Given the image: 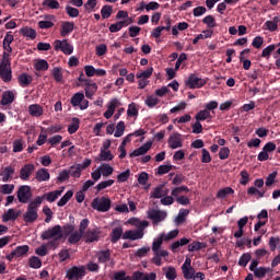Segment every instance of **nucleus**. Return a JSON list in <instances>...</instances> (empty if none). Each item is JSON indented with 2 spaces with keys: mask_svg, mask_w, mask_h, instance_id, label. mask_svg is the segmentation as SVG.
<instances>
[{
  "mask_svg": "<svg viewBox=\"0 0 280 280\" xmlns=\"http://www.w3.org/2000/svg\"><path fill=\"white\" fill-rule=\"evenodd\" d=\"M43 205V197L37 196L32 200L26 211L23 213V220L26 224H34L38 220V208Z\"/></svg>",
  "mask_w": 280,
  "mask_h": 280,
  "instance_id": "f257e3e1",
  "label": "nucleus"
},
{
  "mask_svg": "<svg viewBox=\"0 0 280 280\" xmlns=\"http://www.w3.org/2000/svg\"><path fill=\"white\" fill-rule=\"evenodd\" d=\"M62 231H63V235L68 237L69 244H78V242H80L82 237H84V234L75 230V225H72V224L65 225Z\"/></svg>",
  "mask_w": 280,
  "mask_h": 280,
  "instance_id": "f03ea898",
  "label": "nucleus"
},
{
  "mask_svg": "<svg viewBox=\"0 0 280 280\" xmlns=\"http://www.w3.org/2000/svg\"><path fill=\"white\" fill-rule=\"evenodd\" d=\"M110 198L108 197H96L92 200L91 207L95 211H100L101 213H106L110 211Z\"/></svg>",
  "mask_w": 280,
  "mask_h": 280,
  "instance_id": "7ed1b4c3",
  "label": "nucleus"
},
{
  "mask_svg": "<svg viewBox=\"0 0 280 280\" xmlns=\"http://www.w3.org/2000/svg\"><path fill=\"white\" fill-rule=\"evenodd\" d=\"M86 275V267L84 266H73L72 268L68 269L66 272V279L69 280H79L82 279Z\"/></svg>",
  "mask_w": 280,
  "mask_h": 280,
  "instance_id": "20e7f679",
  "label": "nucleus"
},
{
  "mask_svg": "<svg viewBox=\"0 0 280 280\" xmlns=\"http://www.w3.org/2000/svg\"><path fill=\"white\" fill-rule=\"evenodd\" d=\"M62 238V226L55 225L42 233V240H61Z\"/></svg>",
  "mask_w": 280,
  "mask_h": 280,
  "instance_id": "39448f33",
  "label": "nucleus"
},
{
  "mask_svg": "<svg viewBox=\"0 0 280 280\" xmlns=\"http://www.w3.org/2000/svg\"><path fill=\"white\" fill-rule=\"evenodd\" d=\"M55 51H62L66 56H71L73 54V45H71L67 39H57L54 43Z\"/></svg>",
  "mask_w": 280,
  "mask_h": 280,
  "instance_id": "423d86ee",
  "label": "nucleus"
},
{
  "mask_svg": "<svg viewBox=\"0 0 280 280\" xmlns=\"http://www.w3.org/2000/svg\"><path fill=\"white\" fill-rule=\"evenodd\" d=\"M147 215L149 220H152L153 224H159L167 218V212L165 210L151 209L147 212Z\"/></svg>",
  "mask_w": 280,
  "mask_h": 280,
  "instance_id": "0eeeda50",
  "label": "nucleus"
},
{
  "mask_svg": "<svg viewBox=\"0 0 280 280\" xmlns=\"http://www.w3.org/2000/svg\"><path fill=\"white\" fill-rule=\"evenodd\" d=\"M30 198H32V188H30V186H21L18 190L19 202L27 205V202H30Z\"/></svg>",
  "mask_w": 280,
  "mask_h": 280,
  "instance_id": "6e6552de",
  "label": "nucleus"
},
{
  "mask_svg": "<svg viewBox=\"0 0 280 280\" xmlns=\"http://www.w3.org/2000/svg\"><path fill=\"white\" fill-rule=\"evenodd\" d=\"M182 272L184 275V279H194V275H196V269L191 267V258L185 259L184 264L182 265Z\"/></svg>",
  "mask_w": 280,
  "mask_h": 280,
  "instance_id": "1a4fd4ad",
  "label": "nucleus"
},
{
  "mask_svg": "<svg viewBox=\"0 0 280 280\" xmlns=\"http://www.w3.org/2000/svg\"><path fill=\"white\" fill-rule=\"evenodd\" d=\"M186 84L189 86V89H202V86L207 84V80L198 78L196 74H190L186 81Z\"/></svg>",
  "mask_w": 280,
  "mask_h": 280,
  "instance_id": "9d476101",
  "label": "nucleus"
},
{
  "mask_svg": "<svg viewBox=\"0 0 280 280\" xmlns=\"http://www.w3.org/2000/svg\"><path fill=\"white\" fill-rule=\"evenodd\" d=\"M183 147V136L178 132H174L168 138V148L171 150H178V148Z\"/></svg>",
  "mask_w": 280,
  "mask_h": 280,
  "instance_id": "9b49d317",
  "label": "nucleus"
},
{
  "mask_svg": "<svg viewBox=\"0 0 280 280\" xmlns=\"http://www.w3.org/2000/svg\"><path fill=\"white\" fill-rule=\"evenodd\" d=\"M143 235H145V232H142L141 230H129L124 232L122 240H130L131 242H135L137 240H143Z\"/></svg>",
  "mask_w": 280,
  "mask_h": 280,
  "instance_id": "f8f14e48",
  "label": "nucleus"
},
{
  "mask_svg": "<svg viewBox=\"0 0 280 280\" xmlns=\"http://www.w3.org/2000/svg\"><path fill=\"white\" fill-rule=\"evenodd\" d=\"M0 78L3 82H12V69L8 63L0 65Z\"/></svg>",
  "mask_w": 280,
  "mask_h": 280,
  "instance_id": "ddd939ff",
  "label": "nucleus"
},
{
  "mask_svg": "<svg viewBox=\"0 0 280 280\" xmlns=\"http://www.w3.org/2000/svg\"><path fill=\"white\" fill-rule=\"evenodd\" d=\"M128 224H131V226H135L137 229L136 231H142V233H144L145 229L150 226V222L145 220L141 221L140 219H137V218L129 219Z\"/></svg>",
  "mask_w": 280,
  "mask_h": 280,
  "instance_id": "4468645a",
  "label": "nucleus"
},
{
  "mask_svg": "<svg viewBox=\"0 0 280 280\" xmlns=\"http://www.w3.org/2000/svg\"><path fill=\"white\" fill-rule=\"evenodd\" d=\"M128 224H131V226H135L137 229L136 231H142V233H144L145 229L150 226V222L145 220L141 221L140 219H137V218L129 219Z\"/></svg>",
  "mask_w": 280,
  "mask_h": 280,
  "instance_id": "2eb2a0df",
  "label": "nucleus"
},
{
  "mask_svg": "<svg viewBox=\"0 0 280 280\" xmlns=\"http://www.w3.org/2000/svg\"><path fill=\"white\" fill-rule=\"evenodd\" d=\"M63 191H65V187H61L58 190L44 194L42 198L43 200H47V202H56V200H58V198L62 196Z\"/></svg>",
  "mask_w": 280,
  "mask_h": 280,
  "instance_id": "dca6fc26",
  "label": "nucleus"
},
{
  "mask_svg": "<svg viewBox=\"0 0 280 280\" xmlns=\"http://www.w3.org/2000/svg\"><path fill=\"white\" fill-rule=\"evenodd\" d=\"M35 170H36V167L34 166V164L24 165L20 171V178L22 180H30V176H32V174H34Z\"/></svg>",
  "mask_w": 280,
  "mask_h": 280,
  "instance_id": "f3484780",
  "label": "nucleus"
},
{
  "mask_svg": "<svg viewBox=\"0 0 280 280\" xmlns=\"http://www.w3.org/2000/svg\"><path fill=\"white\" fill-rule=\"evenodd\" d=\"M151 148H152V142H147L143 145H141L140 148L133 150L130 153V158L135 159L137 156H143V154H148V152H150Z\"/></svg>",
  "mask_w": 280,
  "mask_h": 280,
  "instance_id": "a211bd4d",
  "label": "nucleus"
},
{
  "mask_svg": "<svg viewBox=\"0 0 280 280\" xmlns=\"http://www.w3.org/2000/svg\"><path fill=\"white\" fill-rule=\"evenodd\" d=\"M163 257H170V252H153V258L151 259V261L152 264H154V266H163Z\"/></svg>",
  "mask_w": 280,
  "mask_h": 280,
  "instance_id": "6ab92c4d",
  "label": "nucleus"
},
{
  "mask_svg": "<svg viewBox=\"0 0 280 280\" xmlns=\"http://www.w3.org/2000/svg\"><path fill=\"white\" fill-rule=\"evenodd\" d=\"M167 194H170V189L165 188V185H159L151 191V198L162 199Z\"/></svg>",
  "mask_w": 280,
  "mask_h": 280,
  "instance_id": "aec40b11",
  "label": "nucleus"
},
{
  "mask_svg": "<svg viewBox=\"0 0 280 280\" xmlns=\"http://www.w3.org/2000/svg\"><path fill=\"white\" fill-rule=\"evenodd\" d=\"M49 178H51V175L47 168H39L36 171L35 179L37 183H47Z\"/></svg>",
  "mask_w": 280,
  "mask_h": 280,
  "instance_id": "412c9836",
  "label": "nucleus"
},
{
  "mask_svg": "<svg viewBox=\"0 0 280 280\" xmlns=\"http://www.w3.org/2000/svg\"><path fill=\"white\" fill-rule=\"evenodd\" d=\"M45 109L40 104H32L28 106V115H31V117H43Z\"/></svg>",
  "mask_w": 280,
  "mask_h": 280,
  "instance_id": "4be33fe9",
  "label": "nucleus"
},
{
  "mask_svg": "<svg viewBox=\"0 0 280 280\" xmlns=\"http://www.w3.org/2000/svg\"><path fill=\"white\" fill-rule=\"evenodd\" d=\"M83 237H84L86 244L97 242V240H100V231L98 230H89L86 233L83 234Z\"/></svg>",
  "mask_w": 280,
  "mask_h": 280,
  "instance_id": "5701e85b",
  "label": "nucleus"
},
{
  "mask_svg": "<svg viewBox=\"0 0 280 280\" xmlns=\"http://www.w3.org/2000/svg\"><path fill=\"white\" fill-rule=\"evenodd\" d=\"M119 106V101L114 98L109 102L106 112L104 113L105 119H110L115 115V108Z\"/></svg>",
  "mask_w": 280,
  "mask_h": 280,
  "instance_id": "b1692460",
  "label": "nucleus"
},
{
  "mask_svg": "<svg viewBox=\"0 0 280 280\" xmlns=\"http://www.w3.org/2000/svg\"><path fill=\"white\" fill-rule=\"evenodd\" d=\"M98 171L104 178H108V176H113V172H115V168L108 163H103L98 166Z\"/></svg>",
  "mask_w": 280,
  "mask_h": 280,
  "instance_id": "393cba45",
  "label": "nucleus"
},
{
  "mask_svg": "<svg viewBox=\"0 0 280 280\" xmlns=\"http://www.w3.org/2000/svg\"><path fill=\"white\" fill-rule=\"evenodd\" d=\"M162 270L167 280H176L178 277V272L176 271V267L174 266L164 267L162 268Z\"/></svg>",
  "mask_w": 280,
  "mask_h": 280,
  "instance_id": "a878e982",
  "label": "nucleus"
},
{
  "mask_svg": "<svg viewBox=\"0 0 280 280\" xmlns=\"http://www.w3.org/2000/svg\"><path fill=\"white\" fill-rule=\"evenodd\" d=\"M279 23H280V15L275 16L272 20L267 21L265 23V27L269 31V32H277V30L279 28Z\"/></svg>",
  "mask_w": 280,
  "mask_h": 280,
  "instance_id": "bb28decb",
  "label": "nucleus"
},
{
  "mask_svg": "<svg viewBox=\"0 0 280 280\" xmlns=\"http://www.w3.org/2000/svg\"><path fill=\"white\" fill-rule=\"evenodd\" d=\"M73 27H75V24L73 22L65 21L61 23V36H69L71 32H73Z\"/></svg>",
  "mask_w": 280,
  "mask_h": 280,
  "instance_id": "cd10ccee",
  "label": "nucleus"
},
{
  "mask_svg": "<svg viewBox=\"0 0 280 280\" xmlns=\"http://www.w3.org/2000/svg\"><path fill=\"white\" fill-rule=\"evenodd\" d=\"M13 175H14V170L12 166L4 167L3 171L0 173V176L2 177L3 183H8L12 180Z\"/></svg>",
  "mask_w": 280,
  "mask_h": 280,
  "instance_id": "c85d7f7f",
  "label": "nucleus"
},
{
  "mask_svg": "<svg viewBox=\"0 0 280 280\" xmlns=\"http://www.w3.org/2000/svg\"><path fill=\"white\" fill-rule=\"evenodd\" d=\"M21 215V212H18L14 209H9L3 215H2V222H10V220H16Z\"/></svg>",
  "mask_w": 280,
  "mask_h": 280,
  "instance_id": "c756f323",
  "label": "nucleus"
},
{
  "mask_svg": "<svg viewBox=\"0 0 280 280\" xmlns=\"http://www.w3.org/2000/svg\"><path fill=\"white\" fill-rule=\"evenodd\" d=\"M113 159H115V155L112 154L110 150H101L96 161L109 162V161H113Z\"/></svg>",
  "mask_w": 280,
  "mask_h": 280,
  "instance_id": "7c9ffc66",
  "label": "nucleus"
},
{
  "mask_svg": "<svg viewBox=\"0 0 280 280\" xmlns=\"http://www.w3.org/2000/svg\"><path fill=\"white\" fill-rule=\"evenodd\" d=\"M18 80H19L20 86L25 88V86H30V84H32L34 79L32 78V75L27 73H22L19 75Z\"/></svg>",
  "mask_w": 280,
  "mask_h": 280,
  "instance_id": "2f4dec72",
  "label": "nucleus"
},
{
  "mask_svg": "<svg viewBox=\"0 0 280 280\" xmlns=\"http://www.w3.org/2000/svg\"><path fill=\"white\" fill-rule=\"evenodd\" d=\"M124 235V228L118 226L113 229L112 235H110V241L113 244H116V242H119L121 240V236Z\"/></svg>",
  "mask_w": 280,
  "mask_h": 280,
  "instance_id": "473e14b6",
  "label": "nucleus"
},
{
  "mask_svg": "<svg viewBox=\"0 0 280 280\" xmlns=\"http://www.w3.org/2000/svg\"><path fill=\"white\" fill-rule=\"evenodd\" d=\"M84 102V93L78 92L74 93L70 100V104L74 107H78Z\"/></svg>",
  "mask_w": 280,
  "mask_h": 280,
  "instance_id": "72a5a7b5",
  "label": "nucleus"
},
{
  "mask_svg": "<svg viewBox=\"0 0 280 280\" xmlns=\"http://www.w3.org/2000/svg\"><path fill=\"white\" fill-rule=\"evenodd\" d=\"M77 130H80V118L73 117L68 126L69 135H75Z\"/></svg>",
  "mask_w": 280,
  "mask_h": 280,
  "instance_id": "f704fd0d",
  "label": "nucleus"
},
{
  "mask_svg": "<svg viewBox=\"0 0 280 280\" xmlns=\"http://www.w3.org/2000/svg\"><path fill=\"white\" fill-rule=\"evenodd\" d=\"M51 75H52L55 82H59L60 84H62L65 82L63 74H62V68L55 67L51 70Z\"/></svg>",
  "mask_w": 280,
  "mask_h": 280,
  "instance_id": "c9c22d12",
  "label": "nucleus"
},
{
  "mask_svg": "<svg viewBox=\"0 0 280 280\" xmlns=\"http://www.w3.org/2000/svg\"><path fill=\"white\" fill-rule=\"evenodd\" d=\"M14 102V93L7 91L2 94L1 106H8Z\"/></svg>",
  "mask_w": 280,
  "mask_h": 280,
  "instance_id": "e433bc0d",
  "label": "nucleus"
},
{
  "mask_svg": "<svg viewBox=\"0 0 280 280\" xmlns=\"http://www.w3.org/2000/svg\"><path fill=\"white\" fill-rule=\"evenodd\" d=\"M202 248H207V243L195 241L188 245L189 253H196V250H202Z\"/></svg>",
  "mask_w": 280,
  "mask_h": 280,
  "instance_id": "4c0bfd02",
  "label": "nucleus"
},
{
  "mask_svg": "<svg viewBox=\"0 0 280 280\" xmlns=\"http://www.w3.org/2000/svg\"><path fill=\"white\" fill-rule=\"evenodd\" d=\"M13 252H14L15 258L25 257V255L30 253V246L21 245V246H18Z\"/></svg>",
  "mask_w": 280,
  "mask_h": 280,
  "instance_id": "58836bf2",
  "label": "nucleus"
},
{
  "mask_svg": "<svg viewBox=\"0 0 280 280\" xmlns=\"http://www.w3.org/2000/svg\"><path fill=\"white\" fill-rule=\"evenodd\" d=\"M21 34L26 38H31V40H34V38H36V31L30 26L23 27L21 30Z\"/></svg>",
  "mask_w": 280,
  "mask_h": 280,
  "instance_id": "ea45409f",
  "label": "nucleus"
},
{
  "mask_svg": "<svg viewBox=\"0 0 280 280\" xmlns=\"http://www.w3.org/2000/svg\"><path fill=\"white\" fill-rule=\"evenodd\" d=\"M95 93H97L96 83H92L89 86H85V97H88V100H93V95H95Z\"/></svg>",
  "mask_w": 280,
  "mask_h": 280,
  "instance_id": "a19ab883",
  "label": "nucleus"
},
{
  "mask_svg": "<svg viewBox=\"0 0 280 280\" xmlns=\"http://www.w3.org/2000/svg\"><path fill=\"white\" fill-rule=\"evenodd\" d=\"M97 259L100 264H106V261H110V250H102L97 253Z\"/></svg>",
  "mask_w": 280,
  "mask_h": 280,
  "instance_id": "79ce46f5",
  "label": "nucleus"
},
{
  "mask_svg": "<svg viewBox=\"0 0 280 280\" xmlns=\"http://www.w3.org/2000/svg\"><path fill=\"white\" fill-rule=\"evenodd\" d=\"M36 71H47L49 69V63L45 59L36 60L34 63Z\"/></svg>",
  "mask_w": 280,
  "mask_h": 280,
  "instance_id": "37998d69",
  "label": "nucleus"
},
{
  "mask_svg": "<svg viewBox=\"0 0 280 280\" xmlns=\"http://www.w3.org/2000/svg\"><path fill=\"white\" fill-rule=\"evenodd\" d=\"M71 198H73V191L72 190H68L61 198L60 200L57 202L58 207H65V205H67V202H69L71 200Z\"/></svg>",
  "mask_w": 280,
  "mask_h": 280,
  "instance_id": "c03bdc74",
  "label": "nucleus"
},
{
  "mask_svg": "<svg viewBox=\"0 0 280 280\" xmlns=\"http://www.w3.org/2000/svg\"><path fill=\"white\" fill-rule=\"evenodd\" d=\"M43 7L49 10H60V2L58 0H45Z\"/></svg>",
  "mask_w": 280,
  "mask_h": 280,
  "instance_id": "a18cd8bd",
  "label": "nucleus"
},
{
  "mask_svg": "<svg viewBox=\"0 0 280 280\" xmlns=\"http://www.w3.org/2000/svg\"><path fill=\"white\" fill-rule=\"evenodd\" d=\"M163 237L161 235H159L158 238H154L153 243H152V252L153 253H159L161 250H165V249H161V246H163Z\"/></svg>",
  "mask_w": 280,
  "mask_h": 280,
  "instance_id": "49530a36",
  "label": "nucleus"
},
{
  "mask_svg": "<svg viewBox=\"0 0 280 280\" xmlns=\"http://www.w3.org/2000/svg\"><path fill=\"white\" fill-rule=\"evenodd\" d=\"M196 121H205L207 119H211V113L207 109L200 110L195 116Z\"/></svg>",
  "mask_w": 280,
  "mask_h": 280,
  "instance_id": "de8ad7c7",
  "label": "nucleus"
},
{
  "mask_svg": "<svg viewBox=\"0 0 280 280\" xmlns=\"http://www.w3.org/2000/svg\"><path fill=\"white\" fill-rule=\"evenodd\" d=\"M68 172L73 178H80V176H82V168L79 164L72 165Z\"/></svg>",
  "mask_w": 280,
  "mask_h": 280,
  "instance_id": "09e8293b",
  "label": "nucleus"
},
{
  "mask_svg": "<svg viewBox=\"0 0 280 280\" xmlns=\"http://www.w3.org/2000/svg\"><path fill=\"white\" fill-rule=\"evenodd\" d=\"M28 266L30 268H34L36 270L43 266V261L40 258L33 256L28 259Z\"/></svg>",
  "mask_w": 280,
  "mask_h": 280,
  "instance_id": "8fccbe9b",
  "label": "nucleus"
},
{
  "mask_svg": "<svg viewBox=\"0 0 280 280\" xmlns=\"http://www.w3.org/2000/svg\"><path fill=\"white\" fill-rule=\"evenodd\" d=\"M183 191H185L186 194L187 192H189V188L187 187V186H179V187H176V188H174L173 190H172V192H171V196L173 197V198H180L179 196H180V194L183 192Z\"/></svg>",
  "mask_w": 280,
  "mask_h": 280,
  "instance_id": "3c124183",
  "label": "nucleus"
},
{
  "mask_svg": "<svg viewBox=\"0 0 280 280\" xmlns=\"http://www.w3.org/2000/svg\"><path fill=\"white\" fill-rule=\"evenodd\" d=\"M160 237H162V240L164 242H170V240H174V238L178 237V230H173V231L168 232L167 234L162 233V234H160Z\"/></svg>",
  "mask_w": 280,
  "mask_h": 280,
  "instance_id": "603ef678",
  "label": "nucleus"
},
{
  "mask_svg": "<svg viewBox=\"0 0 280 280\" xmlns=\"http://www.w3.org/2000/svg\"><path fill=\"white\" fill-rule=\"evenodd\" d=\"M124 132H126V124L124 121H119L116 126L114 137H124Z\"/></svg>",
  "mask_w": 280,
  "mask_h": 280,
  "instance_id": "864d4df0",
  "label": "nucleus"
},
{
  "mask_svg": "<svg viewBox=\"0 0 280 280\" xmlns=\"http://www.w3.org/2000/svg\"><path fill=\"white\" fill-rule=\"evenodd\" d=\"M66 14H68L70 19H78V16H80V10L71 5H66Z\"/></svg>",
  "mask_w": 280,
  "mask_h": 280,
  "instance_id": "5fc2aeb1",
  "label": "nucleus"
},
{
  "mask_svg": "<svg viewBox=\"0 0 280 280\" xmlns=\"http://www.w3.org/2000/svg\"><path fill=\"white\" fill-rule=\"evenodd\" d=\"M187 215H189V210H187V209L179 210V213L175 219V223L183 224V222H185V218H187Z\"/></svg>",
  "mask_w": 280,
  "mask_h": 280,
  "instance_id": "6e6d98bb",
  "label": "nucleus"
},
{
  "mask_svg": "<svg viewBox=\"0 0 280 280\" xmlns=\"http://www.w3.org/2000/svg\"><path fill=\"white\" fill-rule=\"evenodd\" d=\"M83 8L89 13L95 12V8H97V0H88Z\"/></svg>",
  "mask_w": 280,
  "mask_h": 280,
  "instance_id": "4d7b16f0",
  "label": "nucleus"
},
{
  "mask_svg": "<svg viewBox=\"0 0 280 280\" xmlns=\"http://www.w3.org/2000/svg\"><path fill=\"white\" fill-rule=\"evenodd\" d=\"M110 14H113V7L106 4L101 9L102 19H110Z\"/></svg>",
  "mask_w": 280,
  "mask_h": 280,
  "instance_id": "13d9d810",
  "label": "nucleus"
},
{
  "mask_svg": "<svg viewBox=\"0 0 280 280\" xmlns=\"http://www.w3.org/2000/svg\"><path fill=\"white\" fill-rule=\"evenodd\" d=\"M113 185H115V180L114 179H108V180L101 182L100 184H97L96 189H97V191H102L103 189H106L108 187H113Z\"/></svg>",
  "mask_w": 280,
  "mask_h": 280,
  "instance_id": "bf43d9fd",
  "label": "nucleus"
},
{
  "mask_svg": "<svg viewBox=\"0 0 280 280\" xmlns=\"http://www.w3.org/2000/svg\"><path fill=\"white\" fill-rule=\"evenodd\" d=\"M24 141H23V139H16V140H14L13 141V152H23V150H24Z\"/></svg>",
  "mask_w": 280,
  "mask_h": 280,
  "instance_id": "052dcab7",
  "label": "nucleus"
},
{
  "mask_svg": "<svg viewBox=\"0 0 280 280\" xmlns=\"http://www.w3.org/2000/svg\"><path fill=\"white\" fill-rule=\"evenodd\" d=\"M126 21H120L117 23H114L109 26V32L115 33V32H119L121 28L126 27Z\"/></svg>",
  "mask_w": 280,
  "mask_h": 280,
  "instance_id": "680f3d73",
  "label": "nucleus"
},
{
  "mask_svg": "<svg viewBox=\"0 0 280 280\" xmlns=\"http://www.w3.org/2000/svg\"><path fill=\"white\" fill-rule=\"evenodd\" d=\"M250 259H252V256L249 253L243 254L238 260V266L246 268V266H248V261H250Z\"/></svg>",
  "mask_w": 280,
  "mask_h": 280,
  "instance_id": "e2e57ef3",
  "label": "nucleus"
},
{
  "mask_svg": "<svg viewBox=\"0 0 280 280\" xmlns=\"http://www.w3.org/2000/svg\"><path fill=\"white\" fill-rule=\"evenodd\" d=\"M12 191H14L13 184H3L0 186V194L8 195V194H12Z\"/></svg>",
  "mask_w": 280,
  "mask_h": 280,
  "instance_id": "0e129e2a",
  "label": "nucleus"
},
{
  "mask_svg": "<svg viewBox=\"0 0 280 280\" xmlns=\"http://www.w3.org/2000/svg\"><path fill=\"white\" fill-rule=\"evenodd\" d=\"M202 23H205V25H207V27L213 28L215 27V18H213V15H207L206 18H203Z\"/></svg>",
  "mask_w": 280,
  "mask_h": 280,
  "instance_id": "69168bd1",
  "label": "nucleus"
},
{
  "mask_svg": "<svg viewBox=\"0 0 280 280\" xmlns=\"http://www.w3.org/2000/svg\"><path fill=\"white\" fill-rule=\"evenodd\" d=\"M129 178H130V170H127L117 175L118 183H126V180H128Z\"/></svg>",
  "mask_w": 280,
  "mask_h": 280,
  "instance_id": "338daca9",
  "label": "nucleus"
},
{
  "mask_svg": "<svg viewBox=\"0 0 280 280\" xmlns=\"http://www.w3.org/2000/svg\"><path fill=\"white\" fill-rule=\"evenodd\" d=\"M114 280H132V277L126 276V271L121 270L114 273Z\"/></svg>",
  "mask_w": 280,
  "mask_h": 280,
  "instance_id": "774afa93",
  "label": "nucleus"
}]
</instances>
